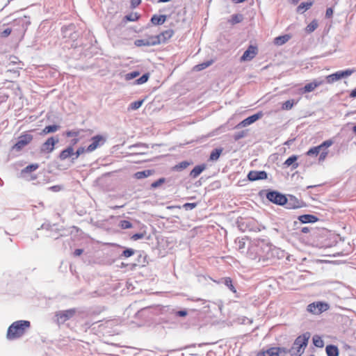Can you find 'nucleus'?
Here are the masks:
<instances>
[{
  "instance_id": "nucleus-1",
  "label": "nucleus",
  "mask_w": 356,
  "mask_h": 356,
  "mask_svg": "<svg viewBox=\"0 0 356 356\" xmlns=\"http://www.w3.org/2000/svg\"><path fill=\"white\" fill-rule=\"evenodd\" d=\"M250 252H254L255 256L253 259L259 261H268L274 258L280 259L284 257V252L280 248L268 244L265 241H257L250 248Z\"/></svg>"
},
{
  "instance_id": "nucleus-2",
  "label": "nucleus",
  "mask_w": 356,
  "mask_h": 356,
  "mask_svg": "<svg viewBox=\"0 0 356 356\" xmlns=\"http://www.w3.org/2000/svg\"><path fill=\"white\" fill-rule=\"evenodd\" d=\"M169 306L155 305L144 307L140 309L136 314L138 318L145 321L154 320V316H159V320L163 321L162 318L166 317V312H169Z\"/></svg>"
},
{
  "instance_id": "nucleus-3",
  "label": "nucleus",
  "mask_w": 356,
  "mask_h": 356,
  "mask_svg": "<svg viewBox=\"0 0 356 356\" xmlns=\"http://www.w3.org/2000/svg\"><path fill=\"white\" fill-rule=\"evenodd\" d=\"M30 326L31 323L29 321L21 320L13 322L7 330V339L14 340L22 337Z\"/></svg>"
},
{
  "instance_id": "nucleus-4",
  "label": "nucleus",
  "mask_w": 356,
  "mask_h": 356,
  "mask_svg": "<svg viewBox=\"0 0 356 356\" xmlns=\"http://www.w3.org/2000/svg\"><path fill=\"white\" fill-rule=\"evenodd\" d=\"M310 337L311 334L309 332H306L295 339L291 347L293 350L291 356H301L304 353Z\"/></svg>"
},
{
  "instance_id": "nucleus-5",
  "label": "nucleus",
  "mask_w": 356,
  "mask_h": 356,
  "mask_svg": "<svg viewBox=\"0 0 356 356\" xmlns=\"http://www.w3.org/2000/svg\"><path fill=\"white\" fill-rule=\"evenodd\" d=\"M114 324L113 321L109 320L104 323H102L101 321H97L90 323V332L97 334V332L104 334H111L112 332L110 330L113 325Z\"/></svg>"
},
{
  "instance_id": "nucleus-6",
  "label": "nucleus",
  "mask_w": 356,
  "mask_h": 356,
  "mask_svg": "<svg viewBox=\"0 0 356 356\" xmlns=\"http://www.w3.org/2000/svg\"><path fill=\"white\" fill-rule=\"evenodd\" d=\"M266 197L270 202L282 207H284L287 200V197L285 194L271 189L266 191Z\"/></svg>"
},
{
  "instance_id": "nucleus-7",
  "label": "nucleus",
  "mask_w": 356,
  "mask_h": 356,
  "mask_svg": "<svg viewBox=\"0 0 356 356\" xmlns=\"http://www.w3.org/2000/svg\"><path fill=\"white\" fill-rule=\"evenodd\" d=\"M286 195L287 200L284 207L286 209H298L307 206V204L301 198H298L292 194H286Z\"/></svg>"
},
{
  "instance_id": "nucleus-8",
  "label": "nucleus",
  "mask_w": 356,
  "mask_h": 356,
  "mask_svg": "<svg viewBox=\"0 0 356 356\" xmlns=\"http://www.w3.org/2000/svg\"><path fill=\"white\" fill-rule=\"evenodd\" d=\"M354 72L353 70L347 69L346 70L337 71L335 73L330 74L325 77L327 83H333L334 82L343 78L350 76Z\"/></svg>"
},
{
  "instance_id": "nucleus-9",
  "label": "nucleus",
  "mask_w": 356,
  "mask_h": 356,
  "mask_svg": "<svg viewBox=\"0 0 356 356\" xmlns=\"http://www.w3.org/2000/svg\"><path fill=\"white\" fill-rule=\"evenodd\" d=\"M59 142V139L58 137H49L48 138L44 143H43L40 147V152L44 154H49L52 152L54 149L56 145Z\"/></svg>"
},
{
  "instance_id": "nucleus-10",
  "label": "nucleus",
  "mask_w": 356,
  "mask_h": 356,
  "mask_svg": "<svg viewBox=\"0 0 356 356\" xmlns=\"http://www.w3.org/2000/svg\"><path fill=\"white\" fill-rule=\"evenodd\" d=\"M329 308L328 304L323 302H314L307 305V311L313 314H319Z\"/></svg>"
},
{
  "instance_id": "nucleus-11",
  "label": "nucleus",
  "mask_w": 356,
  "mask_h": 356,
  "mask_svg": "<svg viewBox=\"0 0 356 356\" xmlns=\"http://www.w3.org/2000/svg\"><path fill=\"white\" fill-rule=\"evenodd\" d=\"M76 314L75 309L59 311L56 314V321L58 323H64L65 321L72 318Z\"/></svg>"
},
{
  "instance_id": "nucleus-12",
  "label": "nucleus",
  "mask_w": 356,
  "mask_h": 356,
  "mask_svg": "<svg viewBox=\"0 0 356 356\" xmlns=\"http://www.w3.org/2000/svg\"><path fill=\"white\" fill-rule=\"evenodd\" d=\"M169 312H166V317L162 318L163 321L168 322L170 320L172 319L174 317H185L188 314V312L186 309H182L179 311H176L174 308L169 306Z\"/></svg>"
},
{
  "instance_id": "nucleus-13",
  "label": "nucleus",
  "mask_w": 356,
  "mask_h": 356,
  "mask_svg": "<svg viewBox=\"0 0 356 356\" xmlns=\"http://www.w3.org/2000/svg\"><path fill=\"white\" fill-rule=\"evenodd\" d=\"M262 116H263V113L261 111L254 113V114L246 118L243 120H242L240 123H238L236 126V128L238 129V128L245 127L248 125H250L251 124L254 123L257 120H259Z\"/></svg>"
},
{
  "instance_id": "nucleus-14",
  "label": "nucleus",
  "mask_w": 356,
  "mask_h": 356,
  "mask_svg": "<svg viewBox=\"0 0 356 356\" xmlns=\"http://www.w3.org/2000/svg\"><path fill=\"white\" fill-rule=\"evenodd\" d=\"M325 81L321 78L314 79L312 82L305 85L303 88L300 89L302 93L310 92L314 90L317 87L323 85Z\"/></svg>"
},
{
  "instance_id": "nucleus-15",
  "label": "nucleus",
  "mask_w": 356,
  "mask_h": 356,
  "mask_svg": "<svg viewBox=\"0 0 356 356\" xmlns=\"http://www.w3.org/2000/svg\"><path fill=\"white\" fill-rule=\"evenodd\" d=\"M33 140L31 134H23L19 137L18 141L15 144L13 148L17 151L21 150L24 147L29 144Z\"/></svg>"
},
{
  "instance_id": "nucleus-16",
  "label": "nucleus",
  "mask_w": 356,
  "mask_h": 356,
  "mask_svg": "<svg viewBox=\"0 0 356 356\" xmlns=\"http://www.w3.org/2000/svg\"><path fill=\"white\" fill-rule=\"evenodd\" d=\"M247 177L250 181L264 180L268 178V174L264 170H251L248 172Z\"/></svg>"
},
{
  "instance_id": "nucleus-17",
  "label": "nucleus",
  "mask_w": 356,
  "mask_h": 356,
  "mask_svg": "<svg viewBox=\"0 0 356 356\" xmlns=\"http://www.w3.org/2000/svg\"><path fill=\"white\" fill-rule=\"evenodd\" d=\"M106 141V137L97 135L90 138V152L102 146Z\"/></svg>"
},
{
  "instance_id": "nucleus-18",
  "label": "nucleus",
  "mask_w": 356,
  "mask_h": 356,
  "mask_svg": "<svg viewBox=\"0 0 356 356\" xmlns=\"http://www.w3.org/2000/svg\"><path fill=\"white\" fill-rule=\"evenodd\" d=\"M258 53V49L256 46L250 45L248 49L244 51L242 56L241 57V60H251L253 59L255 56Z\"/></svg>"
},
{
  "instance_id": "nucleus-19",
  "label": "nucleus",
  "mask_w": 356,
  "mask_h": 356,
  "mask_svg": "<svg viewBox=\"0 0 356 356\" xmlns=\"http://www.w3.org/2000/svg\"><path fill=\"white\" fill-rule=\"evenodd\" d=\"M218 283L225 285L228 289L235 294V297L239 298V295L237 293L235 285L231 277H222L218 281Z\"/></svg>"
},
{
  "instance_id": "nucleus-20",
  "label": "nucleus",
  "mask_w": 356,
  "mask_h": 356,
  "mask_svg": "<svg viewBox=\"0 0 356 356\" xmlns=\"http://www.w3.org/2000/svg\"><path fill=\"white\" fill-rule=\"evenodd\" d=\"M301 223H314L318 220V218L312 214H303L298 217Z\"/></svg>"
},
{
  "instance_id": "nucleus-21",
  "label": "nucleus",
  "mask_w": 356,
  "mask_h": 356,
  "mask_svg": "<svg viewBox=\"0 0 356 356\" xmlns=\"http://www.w3.org/2000/svg\"><path fill=\"white\" fill-rule=\"evenodd\" d=\"M298 159V156L297 155H291L284 162L283 165L285 167L291 166V170H293L299 166V164L297 162Z\"/></svg>"
},
{
  "instance_id": "nucleus-22",
  "label": "nucleus",
  "mask_w": 356,
  "mask_h": 356,
  "mask_svg": "<svg viewBox=\"0 0 356 356\" xmlns=\"http://www.w3.org/2000/svg\"><path fill=\"white\" fill-rule=\"evenodd\" d=\"M73 156H74V148L72 146H69L66 149L61 151L58 156V158L61 161H65L67 159H69Z\"/></svg>"
},
{
  "instance_id": "nucleus-23",
  "label": "nucleus",
  "mask_w": 356,
  "mask_h": 356,
  "mask_svg": "<svg viewBox=\"0 0 356 356\" xmlns=\"http://www.w3.org/2000/svg\"><path fill=\"white\" fill-rule=\"evenodd\" d=\"M174 31L172 29L165 30L159 35L157 37L159 38L160 44L165 43L169 39H170L174 35Z\"/></svg>"
},
{
  "instance_id": "nucleus-24",
  "label": "nucleus",
  "mask_w": 356,
  "mask_h": 356,
  "mask_svg": "<svg viewBox=\"0 0 356 356\" xmlns=\"http://www.w3.org/2000/svg\"><path fill=\"white\" fill-rule=\"evenodd\" d=\"M168 17L165 15H153L150 19V22L155 26L162 25L166 21Z\"/></svg>"
},
{
  "instance_id": "nucleus-25",
  "label": "nucleus",
  "mask_w": 356,
  "mask_h": 356,
  "mask_svg": "<svg viewBox=\"0 0 356 356\" xmlns=\"http://www.w3.org/2000/svg\"><path fill=\"white\" fill-rule=\"evenodd\" d=\"M136 253L138 254L137 255L138 264H135L136 266H145L146 264H148V262L147 261V255L144 252L136 251Z\"/></svg>"
},
{
  "instance_id": "nucleus-26",
  "label": "nucleus",
  "mask_w": 356,
  "mask_h": 356,
  "mask_svg": "<svg viewBox=\"0 0 356 356\" xmlns=\"http://www.w3.org/2000/svg\"><path fill=\"white\" fill-rule=\"evenodd\" d=\"M206 168L205 164L197 165L191 171L190 176L195 179L197 178Z\"/></svg>"
},
{
  "instance_id": "nucleus-27",
  "label": "nucleus",
  "mask_w": 356,
  "mask_h": 356,
  "mask_svg": "<svg viewBox=\"0 0 356 356\" xmlns=\"http://www.w3.org/2000/svg\"><path fill=\"white\" fill-rule=\"evenodd\" d=\"M277 347H271L266 350L259 352L256 356H278Z\"/></svg>"
},
{
  "instance_id": "nucleus-28",
  "label": "nucleus",
  "mask_w": 356,
  "mask_h": 356,
  "mask_svg": "<svg viewBox=\"0 0 356 356\" xmlns=\"http://www.w3.org/2000/svg\"><path fill=\"white\" fill-rule=\"evenodd\" d=\"M325 352L327 356H339V355L338 347L332 344L326 346Z\"/></svg>"
},
{
  "instance_id": "nucleus-29",
  "label": "nucleus",
  "mask_w": 356,
  "mask_h": 356,
  "mask_svg": "<svg viewBox=\"0 0 356 356\" xmlns=\"http://www.w3.org/2000/svg\"><path fill=\"white\" fill-rule=\"evenodd\" d=\"M153 172L154 171L152 170H145L136 172L134 176L137 179H141L152 175L153 174Z\"/></svg>"
},
{
  "instance_id": "nucleus-30",
  "label": "nucleus",
  "mask_w": 356,
  "mask_h": 356,
  "mask_svg": "<svg viewBox=\"0 0 356 356\" xmlns=\"http://www.w3.org/2000/svg\"><path fill=\"white\" fill-rule=\"evenodd\" d=\"M60 129L59 125L53 124L45 127L41 131V135H47L50 133H54Z\"/></svg>"
},
{
  "instance_id": "nucleus-31",
  "label": "nucleus",
  "mask_w": 356,
  "mask_h": 356,
  "mask_svg": "<svg viewBox=\"0 0 356 356\" xmlns=\"http://www.w3.org/2000/svg\"><path fill=\"white\" fill-rule=\"evenodd\" d=\"M313 5L312 1L302 2L297 8V11L303 13L311 8Z\"/></svg>"
},
{
  "instance_id": "nucleus-32",
  "label": "nucleus",
  "mask_w": 356,
  "mask_h": 356,
  "mask_svg": "<svg viewBox=\"0 0 356 356\" xmlns=\"http://www.w3.org/2000/svg\"><path fill=\"white\" fill-rule=\"evenodd\" d=\"M289 38L290 36L288 35H280L275 38L274 42L275 44L280 46L285 44Z\"/></svg>"
},
{
  "instance_id": "nucleus-33",
  "label": "nucleus",
  "mask_w": 356,
  "mask_h": 356,
  "mask_svg": "<svg viewBox=\"0 0 356 356\" xmlns=\"http://www.w3.org/2000/svg\"><path fill=\"white\" fill-rule=\"evenodd\" d=\"M222 152V148H216V149H214L211 152V154H210V156H209V160L213 161H217L219 159Z\"/></svg>"
},
{
  "instance_id": "nucleus-34",
  "label": "nucleus",
  "mask_w": 356,
  "mask_h": 356,
  "mask_svg": "<svg viewBox=\"0 0 356 356\" xmlns=\"http://www.w3.org/2000/svg\"><path fill=\"white\" fill-rule=\"evenodd\" d=\"M136 250H134V249L132 248H125L122 252V253L120 254L119 257L120 259H122V258H128V257H130L131 256H133L134 254H136Z\"/></svg>"
},
{
  "instance_id": "nucleus-35",
  "label": "nucleus",
  "mask_w": 356,
  "mask_h": 356,
  "mask_svg": "<svg viewBox=\"0 0 356 356\" xmlns=\"http://www.w3.org/2000/svg\"><path fill=\"white\" fill-rule=\"evenodd\" d=\"M318 22L316 19H313L305 28V31L307 33H311L314 31L318 27Z\"/></svg>"
},
{
  "instance_id": "nucleus-36",
  "label": "nucleus",
  "mask_w": 356,
  "mask_h": 356,
  "mask_svg": "<svg viewBox=\"0 0 356 356\" xmlns=\"http://www.w3.org/2000/svg\"><path fill=\"white\" fill-rule=\"evenodd\" d=\"M236 248L241 252H243L245 248V241L243 238H237L235 240Z\"/></svg>"
},
{
  "instance_id": "nucleus-37",
  "label": "nucleus",
  "mask_w": 356,
  "mask_h": 356,
  "mask_svg": "<svg viewBox=\"0 0 356 356\" xmlns=\"http://www.w3.org/2000/svg\"><path fill=\"white\" fill-rule=\"evenodd\" d=\"M144 99H140L134 102H131L128 107L129 111H135L138 109L143 104Z\"/></svg>"
},
{
  "instance_id": "nucleus-38",
  "label": "nucleus",
  "mask_w": 356,
  "mask_h": 356,
  "mask_svg": "<svg viewBox=\"0 0 356 356\" xmlns=\"http://www.w3.org/2000/svg\"><path fill=\"white\" fill-rule=\"evenodd\" d=\"M191 165V163L187 161H183L173 167V170L176 171H181Z\"/></svg>"
},
{
  "instance_id": "nucleus-39",
  "label": "nucleus",
  "mask_w": 356,
  "mask_h": 356,
  "mask_svg": "<svg viewBox=\"0 0 356 356\" xmlns=\"http://www.w3.org/2000/svg\"><path fill=\"white\" fill-rule=\"evenodd\" d=\"M149 78V73L147 72L143 74L140 78L135 80L134 83L136 85H141L146 83Z\"/></svg>"
},
{
  "instance_id": "nucleus-40",
  "label": "nucleus",
  "mask_w": 356,
  "mask_h": 356,
  "mask_svg": "<svg viewBox=\"0 0 356 356\" xmlns=\"http://www.w3.org/2000/svg\"><path fill=\"white\" fill-rule=\"evenodd\" d=\"M320 152L321 150L319 147L315 146L309 149V150L306 152V155L309 156H317Z\"/></svg>"
},
{
  "instance_id": "nucleus-41",
  "label": "nucleus",
  "mask_w": 356,
  "mask_h": 356,
  "mask_svg": "<svg viewBox=\"0 0 356 356\" xmlns=\"http://www.w3.org/2000/svg\"><path fill=\"white\" fill-rule=\"evenodd\" d=\"M313 343L317 348H323L324 346V342L318 335L313 337Z\"/></svg>"
},
{
  "instance_id": "nucleus-42",
  "label": "nucleus",
  "mask_w": 356,
  "mask_h": 356,
  "mask_svg": "<svg viewBox=\"0 0 356 356\" xmlns=\"http://www.w3.org/2000/svg\"><path fill=\"white\" fill-rule=\"evenodd\" d=\"M296 104V102L294 99H289L284 102L282 106V108L283 110H290L292 108L294 104Z\"/></svg>"
},
{
  "instance_id": "nucleus-43",
  "label": "nucleus",
  "mask_w": 356,
  "mask_h": 356,
  "mask_svg": "<svg viewBox=\"0 0 356 356\" xmlns=\"http://www.w3.org/2000/svg\"><path fill=\"white\" fill-rule=\"evenodd\" d=\"M277 350L278 351V356H282V355H286L289 353L291 355L293 353V350L291 348H287L285 347H277Z\"/></svg>"
},
{
  "instance_id": "nucleus-44",
  "label": "nucleus",
  "mask_w": 356,
  "mask_h": 356,
  "mask_svg": "<svg viewBox=\"0 0 356 356\" xmlns=\"http://www.w3.org/2000/svg\"><path fill=\"white\" fill-rule=\"evenodd\" d=\"M140 17V15L137 13H131L125 15L124 19L129 22H135L137 21Z\"/></svg>"
},
{
  "instance_id": "nucleus-45",
  "label": "nucleus",
  "mask_w": 356,
  "mask_h": 356,
  "mask_svg": "<svg viewBox=\"0 0 356 356\" xmlns=\"http://www.w3.org/2000/svg\"><path fill=\"white\" fill-rule=\"evenodd\" d=\"M118 226L123 229H129L132 227V224L129 220H121L119 222Z\"/></svg>"
},
{
  "instance_id": "nucleus-46",
  "label": "nucleus",
  "mask_w": 356,
  "mask_h": 356,
  "mask_svg": "<svg viewBox=\"0 0 356 356\" xmlns=\"http://www.w3.org/2000/svg\"><path fill=\"white\" fill-rule=\"evenodd\" d=\"M242 20L243 15L241 14H234L232 15L230 22L232 24H235L241 22Z\"/></svg>"
},
{
  "instance_id": "nucleus-47",
  "label": "nucleus",
  "mask_w": 356,
  "mask_h": 356,
  "mask_svg": "<svg viewBox=\"0 0 356 356\" xmlns=\"http://www.w3.org/2000/svg\"><path fill=\"white\" fill-rule=\"evenodd\" d=\"M332 144L333 140L330 139L323 141L321 145H318V147H319L321 151H323L326 150V149L330 147Z\"/></svg>"
},
{
  "instance_id": "nucleus-48",
  "label": "nucleus",
  "mask_w": 356,
  "mask_h": 356,
  "mask_svg": "<svg viewBox=\"0 0 356 356\" xmlns=\"http://www.w3.org/2000/svg\"><path fill=\"white\" fill-rule=\"evenodd\" d=\"M212 60H209L195 65L194 68L197 71H200L210 66Z\"/></svg>"
},
{
  "instance_id": "nucleus-49",
  "label": "nucleus",
  "mask_w": 356,
  "mask_h": 356,
  "mask_svg": "<svg viewBox=\"0 0 356 356\" xmlns=\"http://www.w3.org/2000/svg\"><path fill=\"white\" fill-rule=\"evenodd\" d=\"M140 72L138 71H133L125 74L124 79L126 81H130L138 76Z\"/></svg>"
},
{
  "instance_id": "nucleus-50",
  "label": "nucleus",
  "mask_w": 356,
  "mask_h": 356,
  "mask_svg": "<svg viewBox=\"0 0 356 356\" xmlns=\"http://www.w3.org/2000/svg\"><path fill=\"white\" fill-rule=\"evenodd\" d=\"M165 181H166V179L164 177H161V178L159 179L158 180L152 183L151 189H154V188L159 187L163 184H164L165 182Z\"/></svg>"
},
{
  "instance_id": "nucleus-51",
  "label": "nucleus",
  "mask_w": 356,
  "mask_h": 356,
  "mask_svg": "<svg viewBox=\"0 0 356 356\" xmlns=\"http://www.w3.org/2000/svg\"><path fill=\"white\" fill-rule=\"evenodd\" d=\"M246 135H247V130H243V131H241L238 132H236L234 134L233 138H234V140L237 141V140L244 138L245 136H246Z\"/></svg>"
},
{
  "instance_id": "nucleus-52",
  "label": "nucleus",
  "mask_w": 356,
  "mask_h": 356,
  "mask_svg": "<svg viewBox=\"0 0 356 356\" xmlns=\"http://www.w3.org/2000/svg\"><path fill=\"white\" fill-rule=\"evenodd\" d=\"M147 39L148 40V42H154L152 46H155L160 44L159 38L157 37V35H152L147 37Z\"/></svg>"
},
{
  "instance_id": "nucleus-53",
  "label": "nucleus",
  "mask_w": 356,
  "mask_h": 356,
  "mask_svg": "<svg viewBox=\"0 0 356 356\" xmlns=\"http://www.w3.org/2000/svg\"><path fill=\"white\" fill-rule=\"evenodd\" d=\"M197 206V202L185 203L183 205V208L185 210L188 211V210H192V209H195Z\"/></svg>"
},
{
  "instance_id": "nucleus-54",
  "label": "nucleus",
  "mask_w": 356,
  "mask_h": 356,
  "mask_svg": "<svg viewBox=\"0 0 356 356\" xmlns=\"http://www.w3.org/2000/svg\"><path fill=\"white\" fill-rule=\"evenodd\" d=\"M248 223L249 221L248 220L238 222V228L243 232H245L248 228Z\"/></svg>"
},
{
  "instance_id": "nucleus-55",
  "label": "nucleus",
  "mask_w": 356,
  "mask_h": 356,
  "mask_svg": "<svg viewBox=\"0 0 356 356\" xmlns=\"http://www.w3.org/2000/svg\"><path fill=\"white\" fill-rule=\"evenodd\" d=\"M104 309V307L98 306L96 308H93L92 311H90V315H97L100 314Z\"/></svg>"
},
{
  "instance_id": "nucleus-56",
  "label": "nucleus",
  "mask_w": 356,
  "mask_h": 356,
  "mask_svg": "<svg viewBox=\"0 0 356 356\" xmlns=\"http://www.w3.org/2000/svg\"><path fill=\"white\" fill-rule=\"evenodd\" d=\"M327 154H328L327 150H323V151H321V152H320L319 157H318V162L320 163V162L323 161L325 159V158L327 157Z\"/></svg>"
},
{
  "instance_id": "nucleus-57",
  "label": "nucleus",
  "mask_w": 356,
  "mask_h": 356,
  "mask_svg": "<svg viewBox=\"0 0 356 356\" xmlns=\"http://www.w3.org/2000/svg\"><path fill=\"white\" fill-rule=\"evenodd\" d=\"M86 149L84 147H79L76 152H74L75 157L72 158V160L77 159L81 154L86 152Z\"/></svg>"
},
{
  "instance_id": "nucleus-58",
  "label": "nucleus",
  "mask_w": 356,
  "mask_h": 356,
  "mask_svg": "<svg viewBox=\"0 0 356 356\" xmlns=\"http://www.w3.org/2000/svg\"><path fill=\"white\" fill-rule=\"evenodd\" d=\"M145 234V233H136V234H133L131 238L134 241L142 239L144 238Z\"/></svg>"
},
{
  "instance_id": "nucleus-59",
  "label": "nucleus",
  "mask_w": 356,
  "mask_h": 356,
  "mask_svg": "<svg viewBox=\"0 0 356 356\" xmlns=\"http://www.w3.org/2000/svg\"><path fill=\"white\" fill-rule=\"evenodd\" d=\"M38 168V164H31L26 167L25 171L27 172H30L35 170Z\"/></svg>"
},
{
  "instance_id": "nucleus-60",
  "label": "nucleus",
  "mask_w": 356,
  "mask_h": 356,
  "mask_svg": "<svg viewBox=\"0 0 356 356\" xmlns=\"http://www.w3.org/2000/svg\"><path fill=\"white\" fill-rule=\"evenodd\" d=\"M131 8H136L141 3V0H131Z\"/></svg>"
},
{
  "instance_id": "nucleus-61",
  "label": "nucleus",
  "mask_w": 356,
  "mask_h": 356,
  "mask_svg": "<svg viewBox=\"0 0 356 356\" xmlns=\"http://www.w3.org/2000/svg\"><path fill=\"white\" fill-rule=\"evenodd\" d=\"M11 32H12L11 29H10V28L6 29L3 31H2L1 33V36L3 38H6L11 33Z\"/></svg>"
},
{
  "instance_id": "nucleus-62",
  "label": "nucleus",
  "mask_w": 356,
  "mask_h": 356,
  "mask_svg": "<svg viewBox=\"0 0 356 356\" xmlns=\"http://www.w3.org/2000/svg\"><path fill=\"white\" fill-rule=\"evenodd\" d=\"M333 12L332 8H327L325 12V17L327 19L331 18L333 15Z\"/></svg>"
},
{
  "instance_id": "nucleus-63",
  "label": "nucleus",
  "mask_w": 356,
  "mask_h": 356,
  "mask_svg": "<svg viewBox=\"0 0 356 356\" xmlns=\"http://www.w3.org/2000/svg\"><path fill=\"white\" fill-rule=\"evenodd\" d=\"M134 44L136 46V47H142V46H145V40L143 39H138V40H136L134 41Z\"/></svg>"
},
{
  "instance_id": "nucleus-64",
  "label": "nucleus",
  "mask_w": 356,
  "mask_h": 356,
  "mask_svg": "<svg viewBox=\"0 0 356 356\" xmlns=\"http://www.w3.org/2000/svg\"><path fill=\"white\" fill-rule=\"evenodd\" d=\"M136 147H143L144 149H147L148 146H147V145H146L145 143H137V144H135V145L129 147L130 149L136 148Z\"/></svg>"
}]
</instances>
